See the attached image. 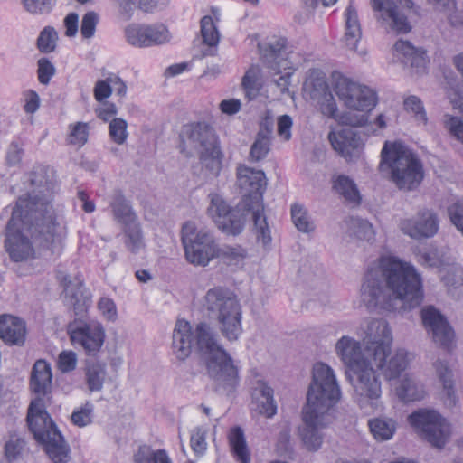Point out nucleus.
Segmentation results:
<instances>
[{
  "instance_id": "18",
  "label": "nucleus",
  "mask_w": 463,
  "mask_h": 463,
  "mask_svg": "<svg viewBox=\"0 0 463 463\" xmlns=\"http://www.w3.org/2000/svg\"><path fill=\"white\" fill-rule=\"evenodd\" d=\"M420 317L432 341L444 350L452 351L455 347V332L446 317L432 306L423 307Z\"/></svg>"
},
{
  "instance_id": "63",
  "label": "nucleus",
  "mask_w": 463,
  "mask_h": 463,
  "mask_svg": "<svg viewBox=\"0 0 463 463\" xmlns=\"http://www.w3.org/2000/svg\"><path fill=\"white\" fill-rule=\"evenodd\" d=\"M446 128L450 134L463 143V121L457 117H449L446 121Z\"/></svg>"
},
{
  "instance_id": "17",
  "label": "nucleus",
  "mask_w": 463,
  "mask_h": 463,
  "mask_svg": "<svg viewBox=\"0 0 463 463\" xmlns=\"http://www.w3.org/2000/svg\"><path fill=\"white\" fill-rule=\"evenodd\" d=\"M68 330L71 342L81 346L89 355H95L104 344L105 329L97 320H75Z\"/></svg>"
},
{
  "instance_id": "23",
  "label": "nucleus",
  "mask_w": 463,
  "mask_h": 463,
  "mask_svg": "<svg viewBox=\"0 0 463 463\" xmlns=\"http://www.w3.org/2000/svg\"><path fill=\"white\" fill-rule=\"evenodd\" d=\"M328 139L334 150L348 162H355L360 158L364 142L356 130L351 128H343L331 131Z\"/></svg>"
},
{
  "instance_id": "4",
  "label": "nucleus",
  "mask_w": 463,
  "mask_h": 463,
  "mask_svg": "<svg viewBox=\"0 0 463 463\" xmlns=\"http://www.w3.org/2000/svg\"><path fill=\"white\" fill-rule=\"evenodd\" d=\"M196 345L204 356L208 374L218 386L232 391L238 383V370L230 354L218 343L216 335L206 323H200L194 330L189 322L177 320L173 331L172 349L178 360H185Z\"/></svg>"
},
{
  "instance_id": "48",
  "label": "nucleus",
  "mask_w": 463,
  "mask_h": 463,
  "mask_svg": "<svg viewBox=\"0 0 463 463\" xmlns=\"http://www.w3.org/2000/svg\"><path fill=\"white\" fill-rule=\"evenodd\" d=\"M57 40L58 34L55 29L51 26H46L38 36L37 47L41 52H52L56 47Z\"/></svg>"
},
{
  "instance_id": "13",
  "label": "nucleus",
  "mask_w": 463,
  "mask_h": 463,
  "mask_svg": "<svg viewBox=\"0 0 463 463\" xmlns=\"http://www.w3.org/2000/svg\"><path fill=\"white\" fill-rule=\"evenodd\" d=\"M259 49L263 63L274 75L281 74L274 80L275 84L282 93L288 91L294 70L288 56L287 40L282 37L273 38L266 43H260Z\"/></svg>"
},
{
  "instance_id": "30",
  "label": "nucleus",
  "mask_w": 463,
  "mask_h": 463,
  "mask_svg": "<svg viewBox=\"0 0 463 463\" xmlns=\"http://www.w3.org/2000/svg\"><path fill=\"white\" fill-rule=\"evenodd\" d=\"M436 376L442 384L445 394V402L449 406H454L458 402L455 390L454 373L448 361L438 359L433 363Z\"/></svg>"
},
{
  "instance_id": "37",
  "label": "nucleus",
  "mask_w": 463,
  "mask_h": 463,
  "mask_svg": "<svg viewBox=\"0 0 463 463\" xmlns=\"http://www.w3.org/2000/svg\"><path fill=\"white\" fill-rule=\"evenodd\" d=\"M107 376L106 365L101 363L89 364L86 367L85 377L90 392L101 391Z\"/></svg>"
},
{
  "instance_id": "32",
  "label": "nucleus",
  "mask_w": 463,
  "mask_h": 463,
  "mask_svg": "<svg viewBox=\"0 0 463 463\" xmlns=\"http://www.w3.org/2000/svg\"><path fill=\"white\" fill-rule=\"evenodd\" d=\"M439 277L453 298L463 297V269L459 265L449 264L445 271L441 269Z\"/></svg>"
},
{
  "instance_id": "41",
  "label": "nucleus",
  "mask_w": 463,
  "mask_h": 463,
  "mask_svg": "<svg viewBox=\"0 0 463 463\" xmlns=\"http://www.w3.org/2000/svg\"><path fill=\"white\" fill-rule=\"evenodd\" d=\"M291 218L294 225L299 232L309 233L315 231V223L303 205L298 203L292 204Z\"/></svg>"
},
{
  "instance_id": "55",
  "label": "nucleus",
  "mask_w": 463,
  "mask_h": 463,
  "mask_svg": "<svg viewBox=\"0 0 463 463\" xmlns=\"http://www.w3.org/2000/svg\"><path fill=\"white\" fill-rule=\"evenodd\" d=\"M99 20V14L94 11H89L83 15L80 24V33L83 38L90 39L94 36Z\"/></svg>"
},
{
  "instance_id": "35",
  "label": "nucleus",
  "mask_w": 463,
  "mask_h": 463,
  "mask_svg": "<svg viewBox=\"0 0 463 463\" xmlns=\"http://www.w3.org/2000/svg\"><path fill=\"white\" fill-rule=\"evenodd\" d=\"M123 232L125 246L131 253L137 254L145 249L144 235L138 221L123 226Z\"/></svg>"
},
{
  "instance_id": "50",
  "label": "nucleus",
  "mask_w": 463,
  "mask_h": 463,
  "mask_svg": "<svg viewBox=\"0 0 463 463\" xmlns=\"http://www.w3.org/2000/svg\"><path fill=\"white\" fill-rule=\"evenodd\" d=\"M418 261L422 266L438 268L439 273L441 269L445 271V269L448 268V265L450 264L449 261L444 260L439 256V253L437 250H431L420 253Z\"/></svg>"
},
{
  "instance_id": "20",
  "label": "nucleus",
  "mask_w": 463,
  "mask_h": 463,
  "mask_svg": "<svg viewBox=\"0 0 463 463\" xmlns=\"http://www.w3.org/2000/svg\"><path fill=\"white\" fill-rule=\"evenodd\" d=\"M127 42L137 48L161 45L170 41L171 35L163 24H131L125 28Z\"/></svg>"
},
{
  "instance_id": "16",
  "label": "nucleus",
  "mask_w": 463,
  "mask_h": 463,
  "mask_svg": "<svg viewBox=\"0 0 463 463\" xmlns=\"http://www.w3.org/2000/svg\"><path fill=\"white\" fill-rule=\"evenodd\" d=\"M357 335L366 346V352L373 356L382 351H391L392 333L383 318L364 319L357 328Z\"/></svg>"
},
{
  "instance_id": "5",
  "label": "nucleus",
  "mask_w": 463,
  "mask_h": 463,
  "mask_svg": "<svg viewBox=\"0 0 463 463\" xmlns=\"http://www.w3.org/2000/svg\"><path fill=\"white\" fill-rule=\"evenodd\" d=\"M380 169L400 189L411 191L423 180V165L419 156L401 141H385L381 151Z\"/></svg>"
},
{
  "instance_id": "54",
  "label": "nucleus",
  "mask_w": 463,
  "mask_h": 463,
  "mask_svg": "<svg viewBox=\"0 0 463 463\" xmlns=\"http://www.w3.org/2000/svg\"><path fill=\"white\" fill-rule=\"evenodd\" d=\"M351 227L354 230V233L360 240L367 241L374 239V230L372 223L364 219H352Z\"/></svg>"
},
{
  "instance_id": "49",
  "label": "nucleus",
  "mask_w": 463,
  "mask_h": 463,
  "mask_svg": "<svg viewBox=\"0 0 463 463\" xmlns=\"http://www.w3.org/2000/svg\"><path fill=\"white\" fill-rule=\"evenodd\" d=\"M25 441L24 439L11 436L5 446V457L8 462L18 460L25 450Z\"/></svg>"
},
{
  "instance_id": "7",
  "label": "nucleus",
  "mask_w": 463,
  "mask_h": 463,
  "mask_svg": "<svg viewBox=\"0 0 463 463\" xmlns=\"http://www.w3.org/2000/svg\"><path fill=\"white\" fill-rule=\"evenodd\" d=\"M203 307L216 320L222 335L231 343L242 334V308L236 294L228 288H210L203 298Z\"/></svg>"
},
{
  "instance_id": "34",
  "label": "nucleus",
  "mask_w": 463,
  "mask_h": 463,
  "mask_svg": "<svg viewBox=\"0 0 463 463\" xmlns=\"http://www.w3.org/2000/svg\"><path fill=\"white\" fill-rule=\"evenodd\" d=\"M229 443L237 461L250 463V455L247 447L243 430L240 427L232 428L229 433Z\"/></svg>"
},
{
  "instance_id": "19",
  "label": "nucleus",
  "mask_w": 463,
  "mask_h": 463,
  "mask_svg": "<svg viewBox=\"0 0 463 463\" xmlns=\"http://www.w3.org/2000/svg\"><path fill=\"white\" fill-rule=\"evenodd\" d=\"M375 18L387 32L407 33L411 26L405 9L398 5L395 0H372Z\"/></svg>"
},
{
  "instance_id": "51",
  "label": "nucleus",
  "mask_w": 463,
  "mask_h": 463,
  "mask_svg": "<svg viewBox=\"0 0 463 463\" xmlns=\"http://www.w3.org/2000/svg\"><path fill=\"white\" fill-rule=\"evenodd\" d=\"M269 137L268 135L259 133L258 137L251 146L250 156L252 161L263 159L269 151Z\"/></svg>"
},
{
  "instance_id": "56",
  "label": "nucleus",
  "mask_w": 463,
  "mask_h": 463,
  "mask_svg": "<svg viewBox=\"0 0 463 463\" xmlns=\"http://www.w3.org/2000/svg\"><path fill=\"white\" fill-rule=\"evenodd\" d=\"M190 445L197 456H203L207 449L205 430L202 428L194 429L191 433Z\"/></svg>"
},
{
  "instance_id": "29",
  "label": "nucleus",
  "mask_w": 463,
  "mask_h": 463,
  "mask_svg": "<svg viewBox=\"0 0 463 463\" xmlns=\"http://www.w3.org/2000/svg\"><path fill=\"white\" fill-rule=\"evenodd\" d=\"M252 401L256 410L267 418H272L277 413V403L274 400V391L263 381H257L252 389Z\"/></svg>"
},
{
  "instance_id": "26",
  "label": "nucleus",
  "mask_w": 463,
  "mask_h": 463,
  "mask_svg": "<svg viewBox=\"0 0 463 463\" xmlns=\"http://www.w3.org/2000/svg\"><path fill=\"white\" fill-rule=\"evenodd\" d=\"M25 323L11 315L0 316V338L9 345H22L25 342Z\"/></svg>"
},
{
  "instance_id": "10",
  "label": "nucleus",
  "mask_w": 463,
  "mask_h": 463,
  "mask_svg": "<svg viewBox=\"0 0 463 463\" xmlns=\"http://www.w3.org/2000/svg\"><path fill=\"white\" fill-rule=\"evenodd\" d=\"M181 238L185 258L191 264L205 267L216 258L218 245L210 231L198 230L195 223L189 221L182 227Z\"/></svg>"
},
{
  "instance_id": "8",
  "label": "nucleus",
  "mask_w": 463,
  "mask_h": 463,
  "mask_svg": "<svg viewBox=\"0 0 463 463\" xmlns=\"http://www.w3.org/2000/svg\"><path fill=\"white\" fill-rule=\"evenodd\" d=\"M27 424L34 439L44 445L46 453L54 463L69 460L70 448L47 412L43 398L36 397L31 402Z\"/></svg>"
},
{
  "instance_id": "22",
  "label": "nucleus",
  "mask_w": 463,
  "mask_h": 463,
  "mask_svg": "<svg viewBox=\"0 0 463 463\" xmlns=\"http://www.w3.org/2000/svg\"><path fill=\"white\" fill-rule=\"evenodd\" d=\"M335 353L347 368L348 374L372 363L373 359L366 352V346L363 349L359 341L348 335L338 339Z\"/></svg>"
},
{
  "instance_id": "15",
  "label": "nucleus",
  "mask_w": 463,
  "mask_h": 463,
  "mask_svg": "<svg viewBox=\"0 0 463 463\" xmlns=\"http://www.w3.org/2000/svg\"><path fill=\"white\" fill-rule=\"evenodd\" d=\"M334 90L350 109L370 111L377 103V95L373 90L343 75L335 76Z\"/></svg>"
},
{
  "instance_id": "39",
  "label": "nucleus",
  "mask_w": 463,
  "mask_h": 463,
  "mask_svg": "<svg viewBox=\"0 0 463 463\" xmlns=\"http://www.w3.org/2000/svg\"><path fill=\"white\" fill-rule=\"evenodd\" d=\"M135 463H173L165 449L153 450L149 446H140L134 456Z\"/></svg>"
},
{
  "instance_id": "27",
  "label": "nucleus",
  "mask_w": 463,
  "mask_h": 463,
  "mask_svg": "<svg viewBox=\"0 0 463 463\" xmlns=\"http://www.w3.org/2000/svg\"><path fill=\"white\" fill-rule=\"evenodd\" d=\"M395 394L404 402H413L423 400L427 396L425 384L412 374H405L395 386Z\"/></svg>"
},
{
  "instance_id": "42",
  "label": "nucleus",
  "mask_w": 463,
  "mask_h": 463,
  "mask_svg": "<svg viewBox=\"0 0 463 463\" xmlns=\"http://www.w3.org/2000/svg\"><path fill=\"white\" fill-rule=\"evenodd\" d=\"M369 427L373 437L379 440L390 439L395 431V423L392 420L373 419L369 420Z\"/></svg>"
},
{
  "instance_id": "1",
  "label": "nucleus",
  "mask_w": 463,
  "mask_h": 463,
  "mask_svg": "<svg viewBox=\"0 0 463 463\" xmlns=\"http://www.w3.org/2000/svg\"><path fill=\"white\" fill-rule=\"evenodd\" d=\"M32 190L20 196L6 225L5 247L15 262L31 258L34 250L29 236L39 246L55 251L61 246L62 234L55 221L52 194L55 188L52 176L43 167L30 174Z\"/></svg>"
},
{
  "instance_id": "53",
  "label": "nucleus",
  "mask_w": 463,
  "mask_h": 463,
  "mask_svg": "<svg viewBox=\"0 0 463 463\" xmlns=\"http://www.w3.org/2000/svg\"><path fill=\"white\" fill-rule=\"evenodd\" d=\"M92 412L93 405L88 402L73 411L71 416V421L80 428L85 427L91 423Z\"/></svg>"
},
{
  "instance_id": "2",
  "label": "nucleus",
  "mask_w": 463,
  "mask_h": 463,
  "mask_svg": "<svg viewBox=\"0 0 463 463\" xmlns=\"http://www.w3.org/2000/svg\"><path fill=\"white\" fill-rule=\"evenodd\" d=\"M360 299L368 309L413 308L423 299L421 275L410 262L391 255L382 256L368 267Z\"/></svg>"
},
{
  "instance_id": "40",
  "label": "nucleus",
  "mask_w": 463,
  "mask_h": 463,
  "mask_svg": "<svg viewBox=\"0 0 463 463\" xmlns=\"http://www.w3.org/2000/svg\"><path fill=\"white\" fill-rule=\"evenodd\" d=\"M334 189L346 201L359 203L360 194L353 180L345 175H338L334 181Z\"/></svg>"
},
{
  "instance_id": "44",
  "label": "nucleus",
  "mask_w": 463,
  "mask_h": 463,
  "mask_svg": "<svg viewBox=\"0 0 463 463\" xmlns=\"http://www.w3.org/2000/svg\"><path fill=\"white\" fill-rule=\"evenodd\" d=\"M259 69L257 67H250L242 78V87L245 91V95L249 99L256 98L260 90V84L259 82Z\"/></svg>"
},
{
  "instance_id": "28",
  "label": "nucleus",
  "mask_w": 463,
  "mask_h": 463,
  "mask_svg": "<svg viewBox=\"0 0 463 463\" xmlns=\"http://www.w3.org/2000/svg\"><path fill=\"white\" fill-rule=\"evenodd\" d=\"M52 380L51 365L44 360L36 361L33 366L30 377L31 391L37 397L44 400V397L51 392Z\"/></svg>"
},
{
  "instance_id": "25",
  "label": "nucleus",
  "mask_w": 463,
  "mask_h": 463,
  "mask_svg": "<svg viewBox=\"0 0 463 463\" xmlns=\"http://www.w3.org/2000/svg\"><path fill=\"white\" fill-rule=\"evenodd\" d=\"M393 56L415 70L417 73L423 72L427 65L426 52L421 48H416L408 41L399 40L393 45Z\"/></svg>"
},
{
  "instance_id": "31",
  "label": "nucleus",
  "mask_w": 463,
  "mask_h": 463,
  "mask_svg": "<svg viewBox=\"0 0 463 463\" xmlns=\"http://www.w3.org/2000/svg\"><path fill=\"white\" fill-rule=\"evenodd\" d=\"M109 204L114 219L123 226L138 221L137 215L121 192L116 191L113 194Z\"/></svg>"
},
{
  "instance_id": "62",
  "label": "nucleus",
  "mask_w": 463,
  "mask_h": 463,
  "mask_svg": "<svg viewBox=\"0 0 463 463\" xmlns=\"http://www.w3.org/2000/svg\"><path fill=\"white\" fill-rule=\"evenodd\" d=\"M448 96L455 109L463 114V91L459 85L451 86L448 90Z\"/></svg>"
},
{
  "instance_id": "6",
  "label": "nucleus",
  "mask_w": 463,
  "mask_h": 463,
  "mask_svg": "<svg viewBox=\"0 0 463 463\" xmlns=\"http://www.w3.org/2000/svg\"><path fill=\"white\" fill-rule=\"evenodd\" d=\"M237 183L242 193L241 203L251 213L257 239L264 245L271 241V234L264 215L263 193L267 181L263 171L246 165L237 168Z\"/></svg>"
},
{
  "instance_id": "36",
  "label": "nucleus",
  "mask_w": 463,
  "mask_h": 463,
  "mask_svg": "<svg viewBox=\"0 0 463 463\" xmlns=\"http://www.w3.org/2000/svg\"><path fill=\"white\" fill-rule=\"evenodd\" d=\"M216 258L229 266L239 267L243 264L247 251L240 245L218 246Z\"/></svg>"
},
{
  "instance_id": "46",
  "label": "nucleus",
  "mask_w": 463,
  "mask_h": 463,
  "mask_svg": "<svg viewBox=\"0 0 463 463\" xmlns=\"http://www.w3.org/2000/svg\"><path fill=\"white\" fill-rule=\"evenodd\" d=\"M403 105L405 110L413 116L418 124H427V114L420 98L414 95L409 96L404 99Z\"/></svg>"
},
{
  "instance_id": "9",
  "label": "nucleus",
  "mask_w": 463,
  "mask_h": 463,
  "mask_svg": "<svg viewBox=\"0 0 463 463\" xmlns=\"http://www.w3.org/2000/svg\"><path fill=\"white\" fill-rule=\"evenodd\" d=\"M182 151L188 148L199 154L202 164L213 175H217L222 169V154L218 146L213 129L205 123H192L183 127L181 134Z\"/></svg>"
},
{
  "instance_id": "12",
  "label": "nucleus",
  "mask_w": 463,
  "mask_h": 463,
  "mask_svg": "<svg viewBox=\"0 0 463 463\" xmlns=\"http://www.w3.org/2000/svg\"><path fill=\"white\" fill-rule=\"evenodd\" d=\"M416 433L432 447L442 449L448 442L451 430L449 422L432 409H419L408 417Z\"/></svg>"
},
{
  "instance_id": "21",
  "label": "nucleus",
  "mask_w": 463,
  "mask_h": 463,
  "mask_svg": "<svg viewBox=\"0 0 463 463\" xmlns=\"http://www.w3.org/2000/svg\"><path fill=\"white\" fill-rule=\"evenodd\" d=\"M401 231L415 240L434 237L439 229V222L435 212L430 209L420 210L412 218L400 222Z\"/></svg>"
},
{
  "instance_id": "45",
  "label": "nucleus",
  "mask_w": 463,
  "mask_h": 463,
  "mask_svg": "<svg viewBox=\"0 0 463 463\" xmlns=\"http://www.w3.org/2000/svg\"><path fill=\"white\" fill-rule=\"evenodd\" d=\"M201 34L203 41L209 46H215L220 41V33L210 15H205L201 19Z\"/></svg>"
},
{
  "instance_id": "3",
  "label": "nucleus",
  "mask_w": 463,
  "mask_h": 463,
  "mask_svg": "<svg viewBox=\"0 0 463 463\" xmlns=\"http://www.w3.org/2000/svg\"><path fill=\"white\" fill-rule=\"evenodd\" d=\"M342 396L334 370L325 363L313 366L312 380L302 408L299 435L304 446L310 451L318 450L324 440V430L334 420V408Z\"/></svg>"
},
{
  "instance_id": "57",
  "label": "nucleus",
  "mask_w": 463,
  "mask_h": 463,
  "mask_svg": "<svg viewBox=\"0 0 463 463\" xmlns=\"http://www.w3.org/2000/svg\"><path fill=\"white\" fill-rule=\"evenodd\" d=\"M37 65V77L39 82L43 85L49 84L56 71L54 65L47 58L39 59Z\"/></svg>"
},
{
  "instance_id": "58",
  "label": "nucleus",
  "mask_w": 463,
  "mask_h": 463,
  "mask_svg": "<svg viewBox=\"0 0 463 463\" xmlns=\"http://www.w3.org/2000/svg\"><path fill=\"white\" fill-rule=\"evenodd\" d=\"M98 308L108 321H115L118 317V310L115 302L109 298H101L98 302Z\"/></svg>"
},
{
  "instance_id": "61",
  "label": "nucleus",
  "mask_w": 463,
  "mask_h": 463,
  "mask_svg": "<svg viewBox=\"0 0 463 463\" xmlns=\"http://www.w3.org/2000/svg\"><path fill=\"white\" fill-rule=\"evenodd\" d=\"M321 111L324 115L331 118H334L335 120L340 119L338 116L336 102L331 94L326 96L325 100L321 104Z\"/></svg>"
},
{
  "instance_id": "38",
  "label": "nucleus",
  "mask_w": 463,
  "mask_h": 463,
  "mask_svg": "<svg viewBox=\"0 0 463 463\" xmlns=\"http://www.w3.org/2000/svg\"><path fill=\"white\" fill-rule=\"evenodd\" d=\"M63 285L64 298L67 303L78 309L83 306L82 302V283L78 280H71L67 276L61 279Z\"/></svg>"
},
{
  "instance_id": "14",
  "label": "nucleus",
  "mask_w": 463,
  "mask_h": 463,
  "mask_svg": "<svg viewBox=\"0 0 463 463\" xmlns=\"http://www.w3.org/2000/svg\"><path fill=\"white\" fill-rule=\"evenodd\" d=\"M362 409L382 407V386L372 363L348 374Z\"/></svg>"
},
{
  "instance_id": "11",
  "label": "nucleus",
  "mask_w": 463,
  "mask_h": 463,
  "mask_svg": "<svg viewBox=\"0 0 463 463\" xmlns=\"http://www.w3.org/2000/svg\"><path fill=\"white\" fill-rule=\"evenodd\" d=\"M209 205L206 213L217 228L223 233L237 236L241 234L250 213L241 203L232 207L223 196L218 193H210L207 196Z\"/></svg>"
},
{
  "instance_id": "24",
  "label": "nucleus",
  "mask_w": 463,
  "mask_h": 463,
  "mask_svg": "<svg viewBox=\"0 0 463 463\" xmlns=\"http://www.w3.org/2000/svg\"><path fill=\"white\" fill-rule=\"evenodd\" d=\"M391 351H382L373 356L372 364L375 366L386 380L396 379L406 370L410 363V354L404 349H398L389 360Z\"/></svg>"
},
{
  "instance_id": "59",
  "label": "nucleus",
  "mask_w": 463,
  "mask_h": 463,
  "mask_svg": "<svg viewBox=\"0 0 463 463\" xmlns=\"http://www.w3.org/2000/svg\"><path fill=\"white\" fill-rule=\"evenodd\" d=\"M77 355L73 351H63L58 359V367L62 373H69L76 368Z\"/></svg>"
},
{
  "instance_id": "64",
  "label": "nucleus",
  "mask_w": 463,
  "mask_h": 463,
  "mask_svg": "<svg viewBox=\"0 0 463 463\" xmlns=\"http://www.w3.org/2000/svg\"><path fill=\"white\" fill-rule=\"evenodd\" d=\"M292 118L288 115H283L278 118V134L284 139L291 137Z\"/></svg>"
},
{
  "instance_id": "52",
  "label": "nucleus",
  "mask_w": 463,
  "mask_h": 463,
  "mask_svg": "<svg viewBox=\"0 0 463 463\" xmlns=\"http://www.w3.org/2000/svg\"><path fill=\"white\" fill-rule=\"evenodd\" d=\"M57 0H23V5L32 14H45L52 10Z\"/></svg>"
},
{
  "instance_id": "43",
  "label": "nucleus",
  "mask_w": 463,
  "mask_h": 463,
  "mask_svg": "<svg viewBox=\"0 0 463 463\" xmlns=\"http://www.w3.org/2000/svg\"><path fill=\"white\" fill-rule=\"evenodd\" d=\"M90 127L86 122H76L69 126V144L77 147L83 146L89 137Z\"/></svg>"
},
{
  "instance_id": "47",
  "label": "nucleus",
  "mask_w": 463,
  "mask_h": 463,
  "mask_svg": "<svg viewBox=\"0 0 463 463\" xmlns=\"http://www.w3.org/2000/svg\"><path fill=\"white\" fill-rule=\"evenodd\" d=\"M109 135L117 145H123L128 137V123L121 118H114L109 123Z\"/></svg>"
},
{
  "instance_id": "33",
  "label": "nucleus",
  "mask_w": 463,
  "mask_h": 463,
  "mask_svg": "<svg viewBox=\"0 0 463 463\" xmlns=\"http://www.w3.org/2000/svg\"><path fill=\"white\" fill-rule=\"evenodd\" d=\"M345 33L344 36V41L348 49L355 50L357 47V43H359L362 36L358 14L356 10L352 6V5H349L345 9Z\"/></svg>"
},
{
  "instance_id": "60",
  "label": "nucleus",
  "mask_w": 463,
  "mask_h": 463,
  "mask_svg": "<svg viewBox=\"0 0 463 463\" xmlns=\"http://www.w3.org/2000/svg\"><path fill=\"white\" fill-rule=\"evenodd\" d=\"M111 83L109 80V78L105 80H98L94 87V97L98 101H102L103 99L109 98L112 92Z\"/></svg>"
}]
</instances>
